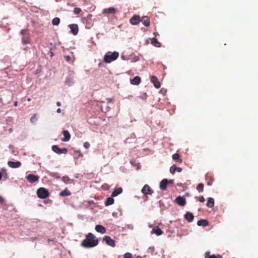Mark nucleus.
<instances>
[{
    "instance_id": "nucleus-22",
    "label": "nucleus",
    "mask_w": 258,
    "mask_h": 258,
    "mask_svg": "<svg viewBox=\"0 0 258 258\" xmlns=\"http://www.w3.org/2000/svg\"><path fill=\"white\" fill-rule=\"evenodd\" d=\"M175 171L180 172L182 171V169L180 167H177L175 165H172L170 168V171L172 174L175 173Z\"/></svg>"
},
{
    "instance_id": "nucleus-21",
    "label": "nucleus",
    "mask_w": 258,
    "mask_h": 258,
    "mask_svg": "<svg viewBox=\"0 0 258 258\" xmlns=\"http://www.w3.org/2000/svg\"><path fill=\"white\" fill-rule=\"evenodd\" d=\"M122 192V189L121 187H118L115 189L112 192L111 197H115Z\"/></svg>"
},
{
    "instance_id": "nucleus-45",
    "label": "nucleus",
    "mask_w": 258,
    "mask_h": 258,
    "mask_svg": "<svg viewBox=\"0 0 258 258\" xmlns=\"http://www.w3.org/2000/svg\"><path fill=\"white\" fill-rule=\"evenodd\" d=\"M14 105L15 106H17V105H18V102H17V101H15V102H14Z\"/></svg>"
},
{
    "instance_id": "nucleus-46",
    "label": "nucleus",
    "mask_w": 258,
    "mask_h": 258,
    "mask_svg": "<svg viewBox=\"0 0 258 258\" xmlns=\"http://www.w3.org/2000/svg\"><path fill=\"white\" fill-rule=\"evenodd\" d=\"M57 113H60L61 112V109L60 108H58L56 110Z\"/></svg>"
},
{
    "instance_id": "nucleus-43",
    "label": "nucleus",
    "mask_w": 258,
    "mask_h": 258,
    "mask_svg": "<svg viewBox=\"0 0 258 258\" xmlns=\"http://www.w3.org/2000/svg\"><path fill=\"white\" fill-rule=\"evenodd\" d=\"M56 105L57 106H60L61 105V103L60 102H57Z\"/></svg>"
},
{
    "instance_id": "nucleus-49",
    "label": "nucleus",
    "mask_w": 258,
    "mask_h": 258,
    "mask_svg": "<svg viewBox=\"0 0 258 258\" xmlns=\"http://www.w3.org/2000/svg\"><path fill=\"white\" fill-rule=\"evenodd\" d=\"M161 91L162 92H164V91H163L162 89L161 90Z\"/></svg>"
},
{
    "instance_id": "nucleus-50",
    "label": "nucleus",
    "mask_w": 258,
    "mask_h": 258,
    "mask_svg": "<svg viewBox=\"0 0 258 258\" xmlns=\"http://www.w3.org/2000/svg\"><path fill=\"white\" fill-rule=\"evenodd\" d=\"M161 91L162 92H164V91H163L162 89L161 90Z\"/></svg>"
},
{
    "instance_id": "nucleus-39",
    "label": "nucleus",
    "mask_w": 258,
    "mask_h": 258,
    "mask_svg": "<svg viewBox=\"0 0 258 258\" xmlns=\"http://www.w3.org/2000/svg\"><path fill=\"white\" fill-rule=\"evenodd\" d=\"M205 198L203 196H200L199 198V201L201 202V203H203L205 201Z\"/></svg>"
},
{
    "instance_id": "nucleus-38",
    "label": "nucleus",
    "mask_w": 258,
    "mask_h": 258,
    "mask_svg": "<svg viewBox=\"0 0 258 258\" xmlns=\"http://www.w3.org/2000/svg\"><path fill=\"white\" fill-rule=\"evenodd\" d=\"M83 146L86 149H88L90 147V145L88 142H86L84 143Z\"/></svg>"
},
{
    "instance_id": "nucleus-13",
    "label": "nucleus",
    "mask_w": 258,
    "mask_h": 258,
    "mask_svg": "<svg viewBox=\"0 0 258 258\" xmlns=\"http://www.w3.org/2000/svg\"><path fill=\"white\" fill-rule=\"evenodd\" d=\"M172 181H170L169 182L168 181L167 179H163L160 184V188L163 190H165L167 188V185L169 182H172Z\"/></svg>"
},
{
    "instance_id": "nucleus-2",
    "label": "nucleus",
    "mask_w": 258,
    "mask_h": 258,
    "mask_svg": "<svg viewBox=\"0 0 258 258\" xmlns=\"http://www.w3.org/2000/svg\"><path fill=\"white\" fill-rule=\"evenodd\" d=\"M118 56L119 53L117 51H114L110 54L107 53L104 55L103 60L105 63H109L116 60Z\"/></svg>"
},
{
    "instance_id": "nucleus-31",
    "label": "nucleus",
    "mask_w": 258,
    "mask_h": 258,
    "mask_svg": "<svg viewBox=\"0 0 258 258\" xmlns=\"http://www.w3.org/2000/svg\"><path fill=\"white\" fill-rule=\"evenodd\" d=\"M60 23L59 18L56 17L54 18L52 21V24L53 25H58Z\"/></svg>"
},
{
    "instance_id": "nucleus-1",
    "label": "nucleus",
    "mask_w": 258,
    "mask_h": 258,
    "mask_svg": "<svg viewBox=\"0 0 258 258\" xmlns=\"http://www.w3.org/2000/svg\"><path fill=\"white\" fill-rule=\"evenodd\" d=\"M98 244V240L91 233L86 235L85 239L82 241L81 245L85 248H89L97 246Z\"/></svg>"
},
{
    "instance_id": "nucleus-4",
    "label": "nucleus",
    "mask_w": 258,
    "mask_h": 258,
    "mask_svg": "<svg viewBox=\"0 0 258 258\" xmlns=\"http://www.w3.org/2000/svg\"><path fill=\"white\" fill-rule=\"evenodd\" d=\"M52 150L58 154H67L68 149L67 148H59L57 145H53L51 147Z\"/></svg>"
},
{
    "instance_id": "nucleus-18",
    "label": "nucleus",
    "mask_w": 258,
    "mask_h": 258,
    "mask_svg": "<svg viewBox=\"0 0 258 258\" xmlns=\"http://www.w3.org/2000/svg\"><path fill=\"white\" fill-rule=\"evenodd\" d=\"M141 81V79L139 76H136L134 79L131 80V83L133 85H138Z\"/></svg>"
},
{
    "instance_id": "nucleus-37",
    "label": "nucleus",
    "mask_w": 258,
    "mask_h": 258,
    "mask_svg": "<svg viewBox=\"0 0 258 258\" xmlns=\"http://www.w3.org/2000/svg\"><path fill=\"white\" fill-rule=\"evenodd\" d=\"M36 114H33V115L31 117V119H30V121L32 123H35L36 122Z\"/></svg>"
},
{
    "instance_id": "nucleus-9",
    "label": "nucleus",
    "mask_w": 258,
    "mask_h": 258,
    "mask_svg": "<svg viewBox=\"0 0 258 258\" xmlns=\"http://www.w3.org/2000/svg\"><path fill=\"white\" fill-rule=\"evenodd\" d=\"M69 27L71 29V33L74 35H76L78 34L79 29H78V26L77 24H70L69 25Z\"/></svg>"
},
{
    "instance_id": "nucleus-42",
    "label": "nucleus",
    "mask_w": 258,
    "mask_h": 258,
    "mask_svg": "<svg viewBox=\"0 0 258 258\" xmlns=\"http://www.w3.org/2000/svg\"><path fill=\"white\" fill-rule=\"evenodd\" d=\"M26 33V30H23L21 31V34L23 35H25V34Z\"/></svg>"
},
{
    "instance_id": "nucleus-14",
    "label": "nucleus",
    "mask_w": 258,
    "mask_h": 258,
    "mask_svg": "<svg viewBox=\"0 0 258 258\" xmlns=\"http://www.w3.org/2000/svg\"><path fill=\"white\" fill-rule=\"evenodd\" d=\"M64 137L61 139V141L63 142H68L70 140L71 136L69 132L68 131H63L62 133Z\"/></svg>"
},
{
    "instance_id": "nucleus-19",
    "label": "nucleus",
    "mask_w": 258,
    "mask_h": 258,
    "mask_svg": "<svg viewBox=\"0 0 258 258\" xmlns=\"http://www.w3.org/2000/svg\"><path fill=\"white\" fill-rule=\"evenodd\" d=\"M152 233H155L157 235L159 236L162 234L163 231L159 228L158 226H155L153 228Z\"/></svg>"
},
{
    "instance_id": "nucleus-23",
    "label": "nucleus",
    "mask_w": 258,
    "mask_h": 258,
    "mask_svg": "<svg viewBox=\"0 0 258 258\" xmlns=\"http://www.w3.org/2000/svg\"><path fill=\"white\" fill-rule=\"evenodd\" d=\"M197 224L199 226H206L208 225V222L207 220L201 219L198 221Z\"/></svg>"
},
{
    "instance_id": "nucleus-16",
    "label": "nucleus",
    "mask_w": 258,
    "mask_h": 258,
    "mask_svg": "<svg viewBox=\"0 0 258 258\" xmlns=\"http://www.w3.org/2000/svg\"><path fill=\"white\" fill-rule=\"evenodd\" d=\"M116 12V10L113 7L105 9L103 11V13L106 14H115Z\"/></svg>"
},
{
    "instance_id": "nucleus-34",
    "label": "nucleus",
    "mask_w": 258,
    "mask_h": 258,
    "mask_svg": "<svg viewBox=\"0 0 258 258\" xmlns=\"http://www.w3.org/2000/svg\"><path fill=\"white\" fill-rule=\"evenodd\" d=\"M61 179L64 183H68V182L70 180V178L67 176H63Z\"/></svg>"
},
{
    "instance_id": "nucleus-33",
    "label": "nucleus",
    "mask_w": 258,
    "mask_h": 258,
    "mask_svg": "<svg viewBox=\"0 0 258 258\" xmlns=\"http://www.w3.org/2000/svg\"><path fill=\"white\" fill-rule=\"evenodd\" d=\"M81 11L82 10L80 8H75L74 10V13L76 15H79Z\"/></svg>"
},
{
    "instance_id": "nucleus-36",
    "label": "nucleus",
    "mask_w": 258,
    "mask_h": 258,
    "mask_svg": "<svg viewBox=\"0 0 258 258\" xmlns=\"http://www.w3.org/2000/svg\"><path fill=\"white\" fill-rule=\"evenodd\" d=\"M124 258H134V257L131 253L127 252L124 254Z\"/></svg>"
},
{
    "instance_id": "nucleus-28",
    "label": "nucleus",
    "mask_w": 258,
    "mask_h": 258,
    "mask_svg": "<svg viewBox=\"0 0 258 258\" xmlns=\"http://www.w3.org/2000/svg\"><path fill=\"white\" fill-rule=\"evenodd\" d=\"M71 195V192L67 188L61 191L60 193V195L62 197L70 196Z\"/></svg>"
},
{
    "instance_id": "nucleus-12",
    "label": "nucleus",
    "mask_w": 258,
    "mask_h": 258,
    "mask_svg": "<svg viewBox=\"0 0 258 258\" xmlns=\"http://www.w3.org/2000/svg\"><path fill=\"white\" fill-rule=\"evenodd\" d=\"M8 165L9 167L12 168H17L21 166V163L20 161H9L8 162Z\"/></svg>"
},
{
    "instance_id": "nucleus-29",
    "label": "nucleus",
    "mask_w": 258,
    "mask_h": 258,
    "mask_svg": "<svg viewBox=\"0 0 258 258\" xmlns=\"http://www.w3.org/2000/svg\"><path fill=\"white\" fill-rule=\"evenodd\" d=\"M205 258H222V256L220 255H210L209 252H206L205 253Z\"/></svg>"
},
{
    "instance_id": "nucleus-32",
    "label": "nucleus",
    "mask_w": 258,
    "mask_h": 258,
    "mask_svg": "<svg viewBox=\"0 0 258 258\" xmlns=\"http://www.w3.org/2000/svg\"><path fill=\"white\" fill-rule=\"evenodd\" d=\"M197 189L200 192L203 191L204 184L203 183H199L197 186Z\"/></svg>"
},
{
    "instance_id": "nucleus-3",
    "label": "nucleus",
    "mask_w": 258,
    "mask_h": 258,
    "mask_svg": "<svg viewBox=\"0 0 258 258\" xmlns=\"http://www.w3.org/2000/svg\"><path fill=\"white\" fill-rule=\"evenodd\" d=\"M37 195L39 198L43 199L49 196V192L46 188L40 187L37 189Z\"/></svg>"
},
{
    "instance_id": "nucleus-40",
    "label": "nucleus",
    "mask_w": 258,
    "mask_h": 258,
    "mask_svg": "<svg viewBox=\"0 0 258 258\" xmlns=\"http://www.w3.org/2000/svg\"><path fill=\"white\" fill-rule=\"evenodd\" d=\"M64 58L67 61L70 62L71 60V57L69 55H66L64 56Z\"/></svg>"
},
{
    "instance_id": "nucleus-52",
    "label": "nucleus",
    "mask_w": 258,
    "mask_h": 258,
    "mask_svg": "<svg viewBox=\"0 0 258 258\" xmlns=\"http://www.w3.org/2000/svg\"><path fill=\"white\" fill-rule=\"evenodd\" d=\"M137 258H141V257H137Z\"/></svg>"
},
{
    "instance_id": "nucleus-8",
    "label": "nucleus",
    "mask_w": 258,
    "mask_h": 258,
    "mask_svg": "<svg viewBox=\"0 0 258 258\" xmlns=\"http://www.w3.org/2000/svg\"><path fill=\"white\" fill-rule=\"evenodd\" d=\"M26 179L30 182L34 183L38 181L39 179V176L34 174H29L26 177Z\"/></svg>"
},
{
    "instance_id": "nucleus-51",
    "label": "nucleus",
    "mask_w": 258,
    "mask_h": 258,
    "mask_svg": "<svg viewBox=\"0 0 258 258\" xmlns=\"http://www.w3.org/2000/svg\"><path fill=\"white\" fill-rule=\"evenodd\" d=\"M137 258H141V257H137Z\"/></svg>"
},
{
    "instance_id": "nucleus-7",
    "label": "nucleus",
    "mask_w": 258,
    "mask_h": 258,
    "mask_svg": "<svg viewBox=\"0 0 258 258\" xmlns=\"http://www.w3.org/2000/svg\"><path fill=\"white\" fill-rule=\"evenodd\" d=\"M150 81L153 84L154 87L156 88H159L161 84L158 78L155 76H152L150 77Z\"/></svg>"
},
{
    "instance_id": "nucleus-15",
    "label": "nucleus",
    "mask_w": 258,
    "mask_h": 258,
    "mask_svg": "<svg viewBox=\"0 0 258 258\" xmlns=\"http://www.w3.org/2000/svg\"><path fill=\"white\" fill-rule=\"evenodd\" d=\"M95 230L97 232L101 234H104L106 233L105 228L101 225H97L95 226Z\"/></svg>"
},
{
    "instance_id": "nucleus-30",
    "label": "nucleus",
    "mask_w": 258,
    "mask_h": 258,
    "mask_svg": "<svg viewBox=\"0 0 258 258\" xmlns=\"http://www.w3.org/2000/svg\"><path fill=\"white\" fill-rule=\"evenodd\" d=\"M22 41L23 44H27L30 43V39L28 36L22 38Z\"/></svg>"
},
{
    "instance_id": "nucleus-10",
    "label": "nucleus",
    "mask_w": 258,
    "mask_h": 258,
    "mask_svg": "<svg viewBox=\"0 0 258 258\" xmlns=\"http://www.w3.org/2000/svg\"><path fill=\"white\" fill-rule=\"evenodd\" d=\"M176 203L180 206H184L186 204V200L181 196L177 197L175 199Z\"/></svg>"
},
{
    "instance_id": "nucleus-11",
    "label": "nucleus",
    "mask_w": 258,
    "mask_h": 258,
    "mask_svg": "<svg viewBox=\"0 0 258 258\" xmlns=\"http://www.w3.org/2000/svg\"><path fill=\"white\" fill-rule=\"evenodd\" d=\"M140 17L137 15L133 16L130 20V23L134 25H137L140 22Z\"/></svg>"
},
{
    "instance_id": "nucleus-24",
    "label": "nucleus",
    "mask_w": 258,
    "mask_h": 258,
    "mask_svg": "<svg viewBox=\"0 0 258 258\" xmlns=\"http://www.w3.org/2000/svg\"><path fill=\"white\" fill-rule=\"evenodd\" d=\"M151 44L155 47H159L161 46V43L156 38H153L151 39Z\"/></svg>"
},
{
    "instance_id": "nucleus-26",
    "label": "nucleus",
    "mask_w": 258,
    "mask_h": 258,
    "mask_svg": "<svg viewBox=\"0 0 258 258\" xmlns=\"http://www.w3.org/2000/svg\"><path fill=\"white\" fill-rule=\"evenodd\" d=\"M172 158L173 160H176L179 163H182V160L180 158V156L177 153H175L172 155Z\"/></svg>"
},
{
    "instance_id": "nucleus-47",
    "label": "nucleus",
    "mask_w": 258,
    "mask_h": 258,
    "mask_svg": "<svg viewBox=\"0 0 258 258\" xmlns=\"http://www.w3.org/2000/svg\"><path fill=\"white\" fill-rule=\"evenodd\" d=\"M2 178V173L0 172V180H1Z\"/></svg>"
},
{
    "instance_id": "nucleus-6",
    "label": "nucleus",
    "mask_w": 258,
    "mask_h": 258,
    "mask_svg": "<svg viewBox=\"0 0 258 258\" xmlns=\"http://www.w3.org/2000/svg\"><path fill=\"white\" fill-rule=\"evenodd\" d=\"M153 192V190L151 189L150 187L148 184H145L142 189V192L145 195H151Z\"/></svg>"
},
{
    "instance_id": "nucleus-25",
    "label": "nucleus",
    "mask_w": 258,
    "mask_h": 258,
    "mask_svg": "<svg viewBox=\"0 0 258 258\" xmlns=\"http://www.w3.org/2000/svg\"><path fill=\"white\" fill-rule=\"evenodd\" d=\"M214 205V200L212 198H209L208 199L207 206L209 208H212Z\"/></svg>"
},
{
    "instance_id": "nucleus-17",
    "label": "nucleus",
    "mask_w": 258,
    "mask_h": 258,
    "mask_svg": "<svg viewBox=\"0 0 258 258\" xmlns=\"http://www.w3.org/2000/svg\"><path fill=\"white\" fill-rule=\"evenodd\" d=\"M140 22H142L143 25L146 27H148L150 26V20L148 17L147 16L143 17Z\"/></svg>"
},
{
    "instance_id": "nucleus-27",
    "label": "nucleus",
    "mask_w": 258,
    "mask_h": 258,
    "mask_svg": "<svg viewBox=\"0 0 258 258\" xmlns=\"http://www.w3.org/2000/svg\"><path fill=\"white\" fill-rule=\"evenodd\" d=\"M114 203V199L113 197H109L106 199V201L105 203V206H109L113 204Z\"/></svg>"
},
{
    "instance_id": "nucleus-44",
    "label": "nucleus",
    "mask_w": 258,
    "mask_h": 258,
    "mask_svg": "<svg viewBox=\"0 0 258 258\" xmlns=\"http://www.w3.org/2000/svg\"><path fill=\"white\" fill-rule=\"evenodd\" d=\"M154 35L156 37L157 36L159 35L158 33L157 32H154L153 33Z\"/></svg>"
},
{
    "instance_id": "nucleus-41",
    "label": "nucleus",
    "mask_w": 258,
    "mask_h": 258,
    "mask_svg": "<svg viewBox=\"0 0 258 258\" xmlns=\"http://www.w3.org/2000/svg\"><path fill=\"white\" fill-rule=\"evenodd\" d=\"M4 202V199L3 198V197H2L1 196H0V203L2 204Z\"/></svg>"
},
{
    "instance_id": "nucleus-5",
    "label": "nucleus",
    "mask_w": 258,
    "mask_h": 258,
    "mask_svg": "<svg viewBox=\"0 0 258 258\" xmlns=\"http://www.w3.org/2000/svg\"><path fill=\"white\" fill-rule=\"evenodd\" d=\"M103 241H104L107 245L111 247H113L115 246L114 240L111 239V238L109 236L105 235L103 237Z\"/></svg>"
},
{
    "instance_id": "nucleus-20",
    "label": "nucleus",
    "mask_w": 258,
    "mask_h": 258,
    "mask_svg": "<svg viewBox=\"0 0 258 258\" xmlns=\"http://www.w3.org/2000/svg\"><path fill=\"white\" fill-rule=\"evenodd\" d=\"M184 218L188 222H190L193 221L194 216L191 213L188 212L184 215Z\"/></svg>"
},
{
    "instance_id": "nucleus-48",
    "label": "nucleus",
    "mask_w": 258,
    "mask_h": 258,
    "mask_svg": "<svg viewBox=\"0 0 258 258\" xmlns=\"http://www.w3.org/2000/svg\"><path fill=\"white\" fill-rule=\"evenodd\" d=\"M27 100H28V101H30L31 99H30V98H28V99H27Z\"/></svg>"
},
{
    "instance_id": "nucleus-35",
    "label": "nucleus",
    "mask_w": 258,
    "mask_h": 258,
    "mask_svg": "<svg viewBox=\"0 0 258 258\" xmlns=\"http://www.w3.org/2000/svg\"><path fill=\"white\" fill-rule=\"evenodd\" d=\"M66 84L68 85L69 86L71 85L72 83H73V80L72 79L67 78L66 80Z\"/></svg>"
}]
</instances>
